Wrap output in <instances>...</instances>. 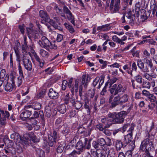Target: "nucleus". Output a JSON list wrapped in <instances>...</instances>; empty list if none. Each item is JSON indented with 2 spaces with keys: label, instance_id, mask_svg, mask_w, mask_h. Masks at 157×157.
I'll use <instances>...</instances> for the list:
<instances>
[{
  "label": "nucleus",
  "instance_id": "nucleus-1",
  "mask_svg": "<svg viewBox=\"0 0 157 157\" xmlns=\"http://www.w3.org/2000/svg\"><path fill=\"white\" fill-rule=\"evenodd\" d=\"M154 136L148 134L146 136V138L142 141L140 147V151L145 152L146 154H149L150 151L154 150Z\"/></svg>",
  "mask_w": 157,
  "mask_h": 157
},
{
  "label": "nucleus",
  "instance_id": "nucleus-2",
  "mask_svg": "<svg viewBox=\"0 0 157 157\" xmlns=\"http://www.w3.org/2000/svg\"><path fill=\"white\" fill-rule=\"evenodd\" d=\"M14 52L18 65L21 64V62L22 61L25 69L29 71H31L33 68L32 64L28 55H21L18 51L16 49H14Z\"/></svg>",
  "mask_w": 157,
  "mask_h": 157
},
{
  "label": "nucleus",
  "instance_id": "nucleus-3",
  "mask_svg": "<svg viewBox=\"0 0 157 157\" xmlns=\"http://www.w3.org/2000/svg\"><path fill=\"white\" fill-rule=\"evenodd\" d=\"M108 116L112 118V122L115 124H122L123 123L125 116L122 111L119 113H109Z\"/></svg>",
  "mask_w": 157,
  "mask_h": 157
},
{
  "label": "nucleus",
  "instance_id": "nucleus-4",
  "mask_svg": "<svg viewBox=\"0 0 157 157\" xmlns=\"http://www.w3.org/2000/svg\"><path fill=\"white\" fill-rule=\"evenodd\" d=\"M90 147V141L87 138L78 141L76 146V149L79 150L81 152H82L86 148L89 149Z\"/></svg>",
  "mask_w": 157,
  "mask_h": 157
},
{
  "label": "nucleus",
  "instance_id": "nucleus-5",
  "mask_svg": "<svg viewBox=\"0 0 157 157\" xmlns=\"http://www.w3.org/2000/svg\"><path fill=\"white\" fill-rule=\"evenodd\" d=\"M142 94L143 96L147 98L146 100L151 102V105H153V106H155V103L157 104L156 97L153 94H151L149 91L146 90H143L142 91Z\"/></svg>",
  "mask_w": 157,
  "mask_h": 157
},
{
  "label": "nucleus",
  "instance_id": "nucleus-6",
  "mask_svg": "<svg viewBox=\"0 0 157 157\" xmlns=\"http://www.w3.org/2000/svg\"><path fill=\"white\" fill-rule=\"evenodd\" d=\"M136 125L134 123L131 124L130 127L128 131V133L124 136V141L123 142L124 146L125 147L132 140V131L134 130Z\"/></svg>",
  "mask_w": 157,
  "mask_h": 157
},
{
  "label": "nucleus",
  "instance_id": "nucleus-7",
  "mask_svg": "<svg viewBox=\"0 0 157 157\" xmlns=\"http://www.w3.org/2000/svg\"><path fill=\"white\" fill-rule=\"evenodd\" d=\"M32 109L30 108V106H25L24 108V111L21 113L20 117L23 121H26L31 115Z\"/></svg>",
  "mask_w": 157,
  "mask_h": 157
},
{
  "label": "nucleus",
  "instance_id": "nucleus-8",
  "mask_svg": "<svg viewBox=\"0 0 157 157\" xmlns=\"http://www.w3.org/2000/svg\"><path fill=\"white\" fill-rule=\"evenodd\" d=\"M54 19H50V20L48 22L55 29H57L60 31L63 30V28L61 27L60 19L58 17H54Z\"/></svg>",
  "mask_w": 157,
  "mask_h": 157
},
{
  "label": "nucleus",
  "instance_id": "nucleus-9",
  "mask_svg": "<svg viewBox=\"0 0 157 157\" xmlns=\"http://www.w3.org/2000/svg\"><path fill=\"white\" fill-rule=\"evenodd\" d=\"M57 131L58 130L56 129V130H54L53 133L48 136V144L50 146L52 147L56 145V142L57 140L58 135Z\"/></svg>",
  "mask_w": 157,
  "mask_h": 157
},
{
  "label": "nucleus",
  "instance_id": "nucleus-10",
  "mask_svg": "<svg viewBox=\"0 0 157 157\" xmlns=\"http://www.w3.org/2000/svg\"><path fill=\"white\" fill-rule=\"evenodd\" d=\"M26 31L28 37L30 39H33L35 40L38 39L39 36L38 34L36 31L33 29L32 28H27Z\"/></svg>",
  "mask_w": 157,
  "mask_h": 157
},
{
  "label": "nucleus",
  "instance_id": "nucleus-11",
  "mask_svg": "<svg viewBox=\"0 0 157 157\" xmlns=\"http://www.w3.org/2000/svg\"><path fill=\"white\" fill-rule=\"evenodd\" d=\"M101 148L100 150H97L96 151H94V155L97 157L101 156V157H105L106 155L109 153V149L107 148Z\"/></svg>",
  "mask_w": 157,
  "mask_h": 157
},
{
  "label": "nucleus",
  "instance_id": "nucleus-12",
  "mask_svg": "<svg viewBox=\"0 0 157 157\" xmlns=\"http://www.w3.org/2000/svg\"><path fill=\"white\" fill-rule=\"evenodd\" d=\"M63 10L65 14L67 15V17L68 20L72 24L75 25L74 16L66 6H63Z\"/></svg>",
  "mask_w": 157,
  "mask_h": 157
},
{
  "label": "nucleus",
  "instance_id": "nucleus-13",
  "mask_svg": "<svg viewBox=\"0 0 157 157\" xmlns=\"http://www.w3.org/2000/svg\"><path fill=\"white\" fill-rule=\"evenodd\" d=\"M90 79L88 75H82L80 80L81 85L83 86L84 88H86L88 82H90Z\"/></svg>",
  "mask_w": 157,
  "mask_h": 157
},
{
  "label": "nucleus",
  "instance_id": "nucleus-14",
  "mask_svg": "<svg viewBox=\"0 0 157 157\" xmlns=\"http://www.w3.org/2000/svg\"><path fill=\"white\" fill-rule=\"evenodd\" d=\"M38 44L41 47L45 48L50 44V42L46 36H43L41 40H39Z\"/></svg>",
  "mask_w": 157,
  "mask_h": 157
},
{
  "label": "nucleus",
  "instance_id": "nucleus-15",
  "mask_svg": "<svg viewBox=\"0 0 157 157\" xmlns=\"http://www.w3.org/2000/svg\"><path fill=\"white\" fill-rule=\"evenodd\" d=\"M137 63L138 67L142 72H148L149 71V70L147 67H144V63L142 62L141 59H138Z\"/></svg>",
  "mask_w": 157,
  "mask_h": 157
},
{
  "label": "nucleus",
  "instance_id": "nucleus-16",
  "mask_svg": "<svg viewBox=\"0 0 157 157\" xmlns=\"http://www.w3.org/2000/svg\"><path fill=\"white\" fill-rule=\"evenodd\" d=\"M39 16L41 18L44 19L42 21H44L48 22L50 20V18L49 15L48 14L47 12L43 10H40L39 12Z\"/></svg>",
  "mask_w": 157,
  "mask_h": 157
},
{
  "label": "nucleus",
  "instance_id": "nucleus-17",
  "mask_svg": "<svg viewBox=\"0 0 157 157\" xmlns=\"http://www.w3.org/2000/svg\"><path fill=\"white\" fill-rule=\"evenodd\" d=\"M49 97L53 99H56L59 97V94L53 88H50L48 94Z\"/></svg>",
  "mask_w": 157,
  "mask_h": 157
},
{
  "label": "nucleus",
  "instance_id": "nucleus-18",
  "mask_svg": "<svg viewBox=\"0 0 157 157\" xmlns=\"http://www.w3.org/2000/svg\"><path fill=\"white\" fill-rule=\"evenodd\" d=\"M79 82V79H76L75 80L74 83L72 85L71 91L72 95H74V92L77 93L78 92Z\"/></svg>",
  "mask_w": 157,
  "mask_h": 157
},
{
  "label": "nucleus",
  "instance_id": "nucleus-19",
  "mask_svg": "<svg viewBox=\"0 0 157 157\" xmlns=\"http://www.w3.org/2000/svg\"><path fill=\"white\" fill-rule=\"evenodd\" d=\"M118 95L113 98V101L111 102L110 107L113 108L119 105H122Z\"/></svg>",
  "mask_w": 157,
  "mask_h": 157
},
{
  "label": "nucleus",
  "instance_id": "nucleus-20",
  "mask_svg": "<svg viewBox=\"0 0 157 157\" xmlns=\"http://www.w3.org/2000/svg\"><path fill=\"white\" fill-rule=\"evenodd\" d=\"M118 96L122 105L128 101L129 98L128 95L126 94H124L122 95L119 94Z\"/></svg>",
  "mask_w": 157,
  "mask_h": 157
},
{
  "label": "nucleus",
  "instance_id": "nucleus-21",
  "mask_svg": "<svg viewBox=\"0 0 157 157\" xmlns=\"http://www.w3.org/2000/svg\"><path fill=\"white\" fill-rule=\"evenodd\" d=\"M61 132L64 135L67 134L69 132V128L68 125L66 124H63L59 128Z\"/></svg>",
  "mask_w": 157,
  "mask_h": 157
},
{
  "label": "nucleus",
  "instance_id": "nucleus-22",
  "mask_svg": "<svg viewBox=\"0 0 157 157\" xmlns=\"http://www.w3.org/2000/svg\"><path fill=\"white\" fill-rule=\"evenodd\" d=\"M126 17L129 20L128 21L130 22H133L135 19V14L132 13V12L131 11L126 13Z\"/></svg>",
  "mask_w": 157,
  "mask_h": 157
},
{
  "label": "nucleus",
  "instance_id": "nucleus-23",
  "mask_svg": "<svg viewBox=\"0 0 157 157\" xmlns=\"http://www.w3.org/2000/svg\"><path fill=\"white\" fill-rule=\"evenodd\" d=\"M27 137L28 139H29L34 143L39 141V140L36 138V135L33 132L29 133L27 135Z\"/></svg>",
  "mask_w": 157,
  "mask_h": 157
},
{
  "label": "nucleus",
  "instance_id": "nucleus-24",
  "mask_svg": "<svg viewBox=\"0 0 157 157\" xmlns=\"http://www.w3.org/2000/svg\"><path fill=\"white\" fill-rule=\"evenodd\" d=\"M33 54L35 59L39 63L40 67H42L44 63V60L41 59L36 52L34 53Z\"/></svg>",
  "mask_w": 157,
  "mask_h": 157
},
{
  "label": "nucleus",
  "instance_id": "nucleus-25",
  "mask_svg": "<svg viewBox=\"0 0 157 157\" xmlns=\"http://www.w3.org/2000/svg\"><path fill=\"white\" fill-rule=\"evenodd\" d=\"M30 108L34 109L35 110H39L41 109V105L40 103L37 102H35L33 103L32 105H29Z\"/></svg>",
  "mask_w": 157,
  "mask_h": 157
},
{
  "label": "nucleus",
  "instance_id": "nucleus-26",
  "mask_svg": "<svg viewBox=\"0 0 157 157\" xmlns=\"http://www.w3.org/2000/svg\"><path fill=\"white\" fill-rule=\"evenodd\" d=\"M116 149L117 151H119L121 148L123 147V148L125 147L124 146V143L122 144V142L119 140H117L115 141Z\"/></svg>",
  "mask_w": 157,
  "mask_h": 157
},
{
  "label": "nucleus",
  "instance_id": "nucleus-27",
  "mask_svg": "<svg viewBox=\"0 0 157 157\" xmlns=\"http://www.w3.org/2000/svg\"><path fill=\"white\" fill-rule=\"evenodd\" d=\"M125 106H128L129 107L126 111H121L124 113V115L125 116H126L129 113L132 109L133 105L132 104L129 105V104H127L125 105H123L122 107L124 108Z\"/></svg>",
  "mask_w": 157,
  "mask_h": 157
},
{
  "label": "nucleus",
  "instance_id": "nucleus-28",
  "mask_svg": "<svg viewBox=\"0 0 157 157\" xmlns=\"http://www.w3.org/2000/svg\"><path fill=\"white\" fill-rule=\"evenodd\" d=\"M149 132L152 133L151 135L154 136L157 132V125H155L153 122L152 123Z\"/></svg>",
  "mask_w": 157,
  "mask_h": 157
},
{
  "label": "nucleus",
  "instance_id": "nucleus-29",
  "mask_svg": "<svg viewBox=\"0 0 157 157\" xmlns=\"http://www.w3.org/2000/svg\"><path fill=\"white\" fill-rule=\"evenodd\" d=\"M4 142L5 144L7 145L9 147H11L13 146L14 144L13 141L10 140L7 136H5L4 137Z\"/></svg>",
  "mask_w": 157,
  "mask_h": 157
},
{
  "label": "nucleus",
  "instance_id": "nucleus-30",
  "mask_svg": "<svg viewBox=\"0 0 157 157\" xmlns=\"http://www.w3.org/2000/svg\"><path fill=\"white\" fill-rule=\"evenodd\" d=\"M62 122V119L61 118H58L56 121L55 124L56 126V129L59 130V128L63 124Z\"/></svg>",
  "mask_w": 157,
  "mask_h": 157
},
{
  "label": "nucleus",
  "instance_id": "nucleus-31",
  "mask_svg": "<svg viewBox=\"0 0 157 157\" xmlns=\"http://www.w3.org/2000/svg\"><path fill=\"white\" fill-rule=\"evenodd\" d=\"M57 109L60 113L63 114L66 112V107L64 104H62L58 107Z\"/></svg>",
  "mask_w": 157,
  "mask_h": 157
},
{
  "label": "nucleus",
  "instance_id": "nucleus-32",
  "mask_svg": "<svg viewBox=\"0 0 157 157\" xmlns=\"http://www.w3.org/2000/svg\"><path fill=\"white\" fill-rule=\"evenodd\" d=\"M35 150L39 157H44V152L41 149L36 148Z\"/></svg>",
  "mask_w": 157,
  "mask_h": 157
},
{
  "label": "nucleus",
  "instance_id": "nucleus-33",
  "mask_svg": "<svg viewBox=\"0 0 157 157\" xmlns=\"http://www.w3.org/2000/svg\"><path fill=\"white\" fill-rule=\"evenodd\" d=\"M65 144L63 142H62L61 143L59 144V145L57 149V151L58 153H62L64 150V147L65 146Z\"/></svg>",
  "mask_w": 157,
  "mask_h": 157
},
{
  "label": "nucleus",
  "instance_id": "nucleus-34",
  "mask_svg": "<svg viewBox=\"0 0 157 157\" xmlns=\"http://www.w3.org/2000/svg\"><path fill=\"white\" fill-rule=\"evenodd\" d=\"M19 143L23 146V147L24 148L29 145V142L28 141V140L25 138L21 139Z\"/></svg>",
  "mask_w": 157,
  "mask_h": 157
},
{
  "label": "nucleus",
  "instance_id": "nucleus-35",
  "mask_svg": "<svg viewBox=\"0 0 157 157\" xmlns=\"http://www.w3.org/2000/svg\"><path fill=\"white\" fill-rule=\"evenodd\" d=\"M13 88V85L10 83L7 82L5 86V90L6 91H11Z\"/></svg>",
  "mask_w": 157,
  "mask_h": 157
},
{
  "label": "nucleus",
  "instance_id": "nucleus-36",
  "mask_svg": "<svg viewBox=\"0 0 157 157\" xmlns=\"http://www.w3.org/2000/svg\"><path fill=\"white\" fill-rule=\"evenodd\" d=\"M116 88V84H114L111 86L109 89V90L111 94L114 95L117 94Z\"/></svg>",
  "mask_w": 157,
  "mask_h": 157
},
{
  "label": "nucleus",
  "instance_id": "nucleus-37",
  "mask_svg": "<svg viewBox=\"0 0 157 157\" xmlns=\"http://www.w3.org/2000/svg\"><path fill=\"white\" fill-rule=\"evenodd\" d=\"M92 144V146L96 150V151L102 148V146L99 144L97 141H94Z\"/></svg>",
  "mask_w": 157,
  "mask_h": 157
},
{
  "label": "nucleus",
  "instance_id": "nucleus-38",
  "mask_svg": "<svg viewBox=\"0 0 157 157\" xmlns=\"http://www.w3.org/2000/svg\"><path fill=\"white\" fill-rule=\"evenodd\" d=\"M144 60L145 62V63L148 65V67L151 69L153 67V63L151 59H148L147 58H144Z\"/></svg>",
  "mask_w": 157,
  "mask_h": 157
},
{
  "label": "nucleus",
  "instance_id": "nucleus-39",
  "mask_svg": "<svg viewBox=\"0 0 157 157\" xmlns=\"http://www.w3.org/2000/svg\"><path fill=\"white\" fill-rule=\"evenodd\" d=\"M40 53L42 56L44 58H48L49 56V53L43 49L40 50Z\"/></svg>",
  "mask_w": 157,
  "mask_h": 157
},
{
  "label": "nucleus",
  "instance_id": "nucleus-40",
  "mask_svg": "<svg viewBox=\"0 0 157 157\" xmlns=\"http://www.w3.org/2000/svg\"><path fill=\"white\" fill-rule=\"evenodd\" d=\"M141 13L140 16L141 19V21L143 22L147 19V15L146 11L144 10H143Z\"/></svg>",
  "mask_w": 157,
  "mask_h": 157
},
{
  "label": "nucleus",
  "instance_id": "nucleus-41",
  "mask_svg": "<svg viewBox=\"0 0 157 157\" xmlns=\"http://www.w3.org/2000/svg\"><path fill=\"white\" fill-rule=\"evenodd\" d=\"M64 25L71 33H72L75 32V30L71 25L68 24L66 23H64Z\"/></svg>",
  "mask_w": 157,
  "mask_h": 157
},
{
  "label": "nucleus",
  "instance_id": "nucleus-42",
  "mask_svg": "<svg viewBox=\"0 0 157 157\" xmlns=\"http://www.w3.org/2000/svg\"><path fill=\"white\" fill-rule=\"evenodd\" d=\"M141 84L143 88L149 89L151 87V83L148 81H143Z\"/></svg>",
  "mask_w": 157,
  "mask_h": 157
},
{
  "label": "nucleus",
  "instance_id": "nucleus-43",
  "mask_svg": "<svg viewBox=\"0 0 157 157\" xmlns=\"http://www.w3.org/2000/svg\"><path fill=\"white\" fill-rule=\"evenodd\" d=\"M135 80L140 84H141L142 82V78L141 75L138 74L135 76L134 78Z\"/></svg>",
  "mask_w": 157,
  "mask_h": 157
},
{
  "label": "nucleus",
  "instance_id": "nucleus-44",
  "mask_svg": "<svg viewBox=\"0 0 157 157\" xmlns=\"http://www.w3.org/2000/svg\"><path fill=\"white\" fill-rule=\"evenodd\" d=\"M109 24H107L105 25H103L101 26H98L97 28V30L98 31L103 30L104 31H105L107 29V28L109 26Z\"/></svg>",
  "mask_w": 157,
  "mask_h": 157
},
{
  "label": "nucleus",
  "instance_id": "nucleus-45",
  "mask_svg": "<svg viewBox=\"0 0 157 157\" xmlns=\"http://www.w3.org/2000/svg\"><path fill=\"white\" fill-rule=\"evenodd\" d=\"M82 105V104L81 102L78 101H76L74 104V106L75 107V109L77 110L79 109Z\"/></svg>",
  "mask_w": 157,
  "mask_h": 157
},
{
  "label": "nucleus",
  "instance_id": "nucleus-46",
  "mask_svg": "<svg viewBox=\"0 0 157 157\" xmlns=\"http://www.w3.org/2000/svg\"><path fill=\"white\" fill-rule=\"evenodd\" d=\"M12 150H13V149L12 147H8L4 149L3 150V152H5L7 154H8L9 153H12L13 151Z\"/></svg>",
  "mask_w": 157,
  "mask_h": 157
},
{
  "label": "nucleus",
  "instance_id": "nucleus-47",
  "mask_svg": "<svg viewBox=\"0 0 157 157\" xmlns=\"http://www.w3.org/2000/svg\"><path fill=\"white\" fill-rule=\"evenodd\" d=\"M119 2L118 1L116 2L114 5V10H113V13H116L119 11Z\"/></svg>",
  "mask_w": 157,
  "mask_h": 157
},
{
  "label": "nucleus",
  "instance_id": "nucleus-48",
  "mask_svg": "<svg viewBox=\"0 0 157 157\" xmlns=\"http://www.w3.org/2000/svg\"><path fill=\"white\" fill-rule=\"evenodd\" d=\"M18 70L19 74V76L18 77L22 78H24V76L23 74V72L22 70V67L20 65V64H19V65H18Z\"/></svg>",
  "mask_w": 157,
  "mask_h": 157
},
{
  "label": "nucleus",
  "instance_id": "nucleus-49",
  "mask_svg": "<svg viewBox=\"0 0 157 157\" xmlns=\"http://www.w3.org/2000/svg\"><path fill=\"white\" fill-rule=\"evenodd\" d=\"M97 141L102 147H104V146L106 145L105 141L104 139L103 138L98 139Z\"/></svg>",
  "mask_w": 157,
  "mask_h": 157
},
{
  "label": "nucleus",
  "instance_id": "nucleus-50",
  "mask_svg": "<svg viewBox=\"0 0 157 157\" xmlns=\"http://www.w3.org/2000/svg\"><path fill=\"white\" fill-rule=\"evenodd\" d=\"M143 76L144 78H145L149 81L152 80V76H151V75L147 73V72H144Z\"/></svg>",
  "mask_w": 157,
  "mask_h": 157
},
{
  "label": "nucleus",
  "instance_id": "nucleus-51",
  "mask_svg": "<svg viewBox=\"0 0 157 157\" xmlns=\"http://www.w3.org/2000/svg\"><path fill=\"white\" fill-rule=\"evenodd\" d=\"M136 47H134L133 49L131 50V52L133 56H136L139 57V53L138 51H135Z\"/></svg>",
  "mask_w": 157,
  "mask_h": 157
},
{
  "label": "nucleus",
  "instance_id": "nucleus-52",
  "mask_svg": "<svg viewBox=\"0 0 157 157\" xmlns=\"http://www.w3.org/2000/svg\"><path fill=\"white\" fill-rule=\"evenodd\" d=\"M80 151L77 152L75 150H73L68 155L67 157H77V154H79Z\"/></svg>",
  "mask_w": 157,
  "mask_h": 157
},
{
  "label": "nucleus",
  "instance_id": "nucleus-53",
  "mask_svg": "<svg viewBox=\"0 0 157 157\" xmlns=\"http://www.w3.org/2000/svg\"><path fill=\"white\" fill-rule=\"evenodd\" d=\"M72 144L70 143L69 144L67 145L65 147V151L67 152L69 151H72L73 148V145H71Z\"/></svg>",
  "mask_w": 157,
  "mask_h": 157
},
{
  "label": "nucleus",
  "instance_id": "nucleus-54",
  "mask_svg": "<svg viewBox=\"0 0 157 157\" xmlns=\"http://www.w3.org/2000/svg\"><path fill=\"white\" fill-rule=\"evenodd\" d=\"M123 88V86L121 84H119L118 85L116 84V90L117 94L122 91Z\"/></svg>",
  "mask_w": 157,
  "mask_h": 157
},
{
  "label": "nucleus",
  "instance_id": "nucleus-55",
  "mask_svg": "<svg viewBox=\"0 0 157 157\" xmlns=\"http://www.w3.org/2000/svg\"><path fill=\"white\" fill-rule=\"evenodd\" d=\"M21 139L18 133H17L14 139V141L16 143H19Z\"/></svg>",
  "mask_w": 157,
  "mask_h": 157
},
{
  "label": "nucleus",
  "instance_id": "nucleus-56",
  "mask_svg": "<svg viewBox=\"0 0 157 157\" xmlns=\"http://www.w3.org/2000/svg\"><path fill=\"white\" fill-rule=\"evenodd\" d=\"M6 123V119L5 117L0 118V124L2 126H5Z\"/></svg>",
  "mask_w": 157,
  "mask_h": 157
},
{
  "label": "nucleus",
  "instance_id": "nucleus-57",
  "mask_svg": "<svg viewBox=\"0 0 157 157\" xmlns=\"http://www.w3.org/2000/svg\"><path fill=\"white\" fill-rule=\"evenodd\" d=\"M0 111L1 113L2 114H3L4 116V117L6 119V118H9V117L10 116V114L9 112L7 111H6L5 112L4 111L2 110H0Z\"/></svg>",
  "mask_w": 157,
  "mask_h": 157
},
{
  "label": "nucleus",
  "instance_id": "nucleus-58",
  "mask_svg": "<svg viewBox=\"0 0 157 157\" xmlns=\"http://www.w3.org/2000/svg\"><path fill=\"white\" fill-rule=\"evenodd\" d=\"M5 144L4 142V137L0 136V147L2 148Z\"/></svg>",
  "mask_w": 157,
  "mask_h": 157
},
{
  "label": "nucleus",
  "instance_id": "nucleus-59",
  "mask_svg": "<svg viewBox=\"0 0 157 157\" xmlns=\"http://www.w3.org/2000/svg\"><path fill=\"white\" fill-rule=\"evenodd\" d=\"M68 82L66 80L63 81L62 83V89L63 90H65L67 86H68Z\"/></svg>",
  "mask_w": 157,
  "mask_h": 157
},
{
  "label": "nucleus",
  "instance_id": "nucleus-60",
  "mask_svg": "<svg viewBox=\"0 0 157 157\" xmlns=\"http://www.w3.org/2000/svg\"><path fill=\"white\" fill-rule=\"evenodd\" d=\"M96 128L100 131H102L104 130L103 125L99 124H97L96 126Z\"/></svg>",
  "mask_w": 157,
  "mask_h": 157
},
{
  "label": "nucleus",
  "instance_id": "nucleus-61",
  "mask_svg": "<svg viewBox=\"0 0 157 157\" xmlns=\"http://www.w3.org/2000/svg\"><path fill=\"white\" fill-rule=\"evenodd\" d=\"M135 10L136 12H138L140 11L141 8V5L140 2L136 3L135 5Z\"/></svg>",
  "mask_w": 157,
  "mask_h": 157
},
{
  "label": "nucleus",
  "instance_id": "nucleus-62",
  "mask_svg": "<svg viewBox=\"0 0 157 157\" xmlns=\"http://www.w3.org/2000/svg\"><path fill=\"white\" fill-rule=\"evenodd\" d=\"M63 39V36L62 35L58 34L56 40L57 42H60Z\"/></svg>",
  "mask_w": 157,
  "mask_h": 157
},
{
  "label": "nucleus",
  "instance_id": "nucleus-63",
  "mask_svg": "<svg viewBox=\"0 0 157 157\" xmlns=\"http://www.w3.org/2000/svg\"><path fill=\"white\" fill-rule=\"evenodd\" d=\"M17 79V85L18 86H20L22 84L23 81L24 80V78H22L18 77Z\"/></svg>",
  "mask_w": 157,
  "mask_h": 157
},
{
  "label": "nucleus",
  "instance_id": "nucleus-64",
  "mask_svg": "<svg viewBox=\"0 0 157 157\" xmlns=\"http://www.w3.org/2000/svg\"><path fill=\"white\" fill-rule=\"evenodd\" d=\"M99 77H97L95 78V79L94 80L93 83V84L94 87H95L97 85L98 82L99 81Z\"/></svg>",
  "mask_w": 157,
  "mask_h": 157
}]
</instances>
